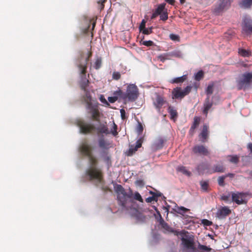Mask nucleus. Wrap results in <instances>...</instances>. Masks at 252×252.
<instances>
[{
    "label": "nucleus",
    "instance_id": "f257e3e1",
    "mask_svg": "<svg viewBox=\"0 0 252 252\" xmlns=\"http://www.w3.org/2000/svg\"><path fill=\"white\" fill-rule=\"evenodd\" d=\"M79 152L84 156L87 157L89 159L91 168L86 171V175L89 176L90 180H96L101 182L102 180L101 171L95 166L97 164V159L92 153V146L89 145L86 140L83 141L79 148Z\"/></svg>",
    "mask_w": 252,
    "mask_h": 252
},
{
    "label": "nucleus",
    "instance_id": "f03ea898",
    "mask_svg": "<svg viewBox=\"0 0 252 252\" xmlns=\"http://www.w3.org/2000/svg\"><path fill=\"white\" fill-rule=\"evenodd\" d=\"M115 190L117 193L118 204L122 206L123 209L131 210L134 204L132 198L133 194L132 190L129 189L128 192L121 185H117L115 187Z\"/></svg>",
    "mask_w": 252,
    "mask_h": 252
},
{
    "label": "nucleus",
    "instance_id": "7ed1b4c3",
    "mask_svg": "<svg viewBox=\"0 0 252 252\" xmlns=\"http://www.w3.org/2000/svg\"><path fill=\"white\" fill-rule=\"evenodd\" d=\"M238 90H245L252 83V72H245L239 76L236 81Z\"/></svg>",
    "mask_w": 252,
    "mask_h": 252
},
{
    "label": "nucleus",
    "instance_id": "20e7f679",
    "mask_svg": "<svg viewBox=\"0 0 252 252\" xmlns=\"http://www.w3.org/2000/svg\"><path fill=\"white\" fill-rule=\"evenodd\" d=\"M139 95L138 87L133 84H129L126 88V93L124 94L123 99L130 101H134Z\"/></svg>",
    "mask_w": 252,
    "mask_h": 252
},
{
    "label": "nucleus",
    "instance_id": "39448f33",
    "mask_svg": "<svg viewBox=\"0 0 252 252\" xmlns=\"http://www.w3.org/2000/svg\"><path fill=\"white\" fill-rule=\"evenodd\" d=\"M192 87L187 86L184 90L181 87H176L172 91L173 98L175 99H182L191 92Z\"/></svg>",
    "mask_w": 252,
    "mask_h": 252
},
{
    "label": "nucleus",
    "instance_id": "423d86ee",
    "mask_svg": "<svg viewBox=\"0 0 252 252\" xmlns=\"http://www.w3.org/2000/svg\"><path fill=\"white\" fill-rule=\"evenodd\" d=\"M86 108L88 110V113L91 115V119L93 121L99 122L101 113L99 110L98 103L86 107Z\"/></svg>",
    "mask_w": 252,
    "mask_h": 252
},
{
    "label": "nucleus",
    "instance_id": "0eeeda50",
    "mask_svg": "<svg viewBox=\"0 0 252 252\" xmlns=\"http://www.w3.org/2000/svg\"><path fill=\"white\" fill-rule=\"evenodd\" d=\"M207 165L204 163L200 164L198 166V170H201L202 169L205 170L207 169L206 168H204L205 166ZM225 171V168L222 164H219L215 165L212 169H207V172L209 174H212L215 172H220L223 173Z\"/></svg>",
    "mask_w": 252,
    "mask_h": 252
},
{
    "label": "nucleus",
    "instance_id": "6e6552de",
    "mask_svg": "<svg viewBox=\"0 0 252 252\" xmlns=\"http://www.w3.org/2000/svg\"><path fill=\"white\" fill-rule=\"evenodd\" d=\"M77 125L80 128V132L84 134L91 133L94 129V125L87 124L82 120L78 121Z\"/></svg>",
    "mask_w": 252,
    "mask_h": 252
},
{
    "label": "nucleus",
    "instance_id": "1a4fd4ad",
    "mask_svg": "<svg viewBox=\"0 0 252 252\" xmlns=\"http://www.w3.org/2000/svg\"><path fill=\"white\" fill-rule=\"evenodd\" d=\"M247 195V193L244 192H232V200L238 205L243 204L245 203L244 200V198Z\"/></svg>",
    "mask_w": 252,
    "mask_h": 252
},
{
    "label": "nucleus",
    "instance_id": "9d476101",
    "mask_svg": "<svg viewBox=\"0 0 252 252\" xmlns=\"http://www.w3.org/2000/svg\"><path fill=\"white\" fill-rule=\"evenodd\" d=\"M184 246L187 249H193L194 239L192 236H186V237H182L181 239Z\"/></svg>",
    "mask_w": 252,
    "mask_h": 252
},
{
    "label": "nucleus",
    "instance_id": "9b49d317",
    "mask_svg": "<svg viewBox=\"0 0 252 252\" xmlns=\"http://www.w3.org/2000/svg\"><path fill=\"white\" fill-rule=\"evenodd\" d=\"M231 212V210L228 207L226 206L222 207L216 213V217L219 219H223L230 214Z\"/></svg>",
    "mask_w": 252,
    "mask_h": 252
},
{
    "label": "nucleus",
    "instance_id": "f8f14e48",
    "mask_svg": "<svg viewBox=\"0 0 252 252\" xmlns=\"http://www.w3.org/2000/svg\"><path fill=\"white\" fill-rule=\"evenodd\" d=\"M192 151L195 154H198L203 156H208L209 154V152L207 148L202 145L194 146Z\"/></svg>",
    "mask_w": 252,
    "mask_h": 252
},
{
    "label": "nucleus",
    "instance_id": "ddd939ff",
    "mask_svg": "<svg viewBox=\"0 0 252 252\" xmlns=\"http://www.w3.org/2000/svg\"><path fill=\"white\" fill-rule=\"evenodd\" d=\"M243 30L246 33L252 32V20L246 18L244 20Z\"/></svg>",
    "mask_w": 252,
    "mask_h": 252
},
{
    "label": "nucleus",
    "instance_id": "4468645a",
    "mask_svg": "<svg viewBox=\"0 0 252 252\" xmlns=\"http://www.w3.org/2000/svg\"><path fill=\"white\" fill-rule=\"evenodd\" d=\"M89 59L90 58L87 57L84 63H81L79 62L77 63V67L78 68L80 74L85 75V74L87 73V63L89 61Z\"/></svg>",
    "mask_w": 252,
    "mask_h": 252
},
{
    "label": "nucleus",
    "instance_id": "2eb2a0df",
    "mask_svg": "<svg viewBox=\"0 0 252 252\" xmlns=\"http://www.w3.org/2000/svg\"><path fill=\"white\" fill-rule=\"evenodd\" d=\"M209 134V126L207 124H204L201 132L199 134V137L202 139V142H204L208 138Z\"/></svg>",
    "mask_w": 252,
    "mask_h": 252
},
{
    "label": "nucleus",
    "instance_id": "dca6fc26",
    "mask_svg": "<svg viewBox=\"0 0 252 252\" xmlns=\"http://www.w3.org/2000/svg\"><path fill=\"white\" fill-rule=\"evenodd\" d=\"M213 106V102L210 100V96H208L205 100V102L203 104L204 109L203 113L207 115L208 113V111Z\"/></svg>",
    "mask_w": 252,
    "mask_h": 252
},
{
    "label": "nucleus",
    "instance_id": "f3484780",
    "mask_svg": "<svg viewBox=\"0 0 252 252\" xmlns=\"http://www.w3.org/2000/svg\"><path fill=\"white\" fill-rule=\"evenodd\" d=\"M81 75V81L80 82V87L82 90L84 92L87 91V87L89 86V81L88 79L86 78V73L85 75L83 74H80Z\"/></svg>",
    "mask_w": 252,
    "mask_h": 252
},
{
    "label": "nucleus",
    "instance_id": "a211bd4d",
    "mask_svg": "<svg viewBox=\"0 0 252 252\" xmlns=\"http://www.w3.org/2000/svg\"><path fill=\"white\" fill-rule=\"evenodd\" d=\"M164 103V100L163 98L159 96L158 95L155 101L154 102V105L156 107V108L158 110H160V108L162 107Z\"/></svg>",
    "mask_w": 252,
    "mask_h": 252
},
{
    "label": "nucleus",
    "instance_id": "6ab92c4d",
    "mask_svg": "<svg viewBox=\"0 0 252 252\" xmlns=\"http://www.w3.org/2000/svg\"><path fill=\"white\" fill-rule=\"evenodd\" d=\"M97 131L102 134H105L106 135L109 134L110 133V131L108 130V128L106 125L104 124H101L97 128Z\"/></svg>",
    "mask_w": 252,
    "mask_h": 252
},
{
    "label": "nucleus",
    "instance_id": "aec40b11",
    "mask_svg": "<svg viewBox=\"0 0 252 252\" xmlns=\"http://www.w3.org/2000/svg\"><path fill=\"white\" fill-rule=\"evenodd\" d=\"M85 92L86 94L83 97V99L86 104V107H88L94 104L92 102V97L90 93L88 91H86Z\"/></svg>",
    "mask_w": 252,
    "mask_h": 252
},
{
    "label": "nucleus",
    "instance_id": "412c9836",
    "mask_svg": "<svg viewBox=\"0 0 252 252\" xmlns=\"http://www.w3.org/2000/svg\"><path fill=\"white\" fill-rule=\"evenodd\" d=\"M239 5L241 7L250 8L252 5V0H242Z\"/></svg>",
    "mask_w": 252,
    "mask_h": 252
},
{
    "label": "nucleus",
    "instance_id": "4be33fe9",
    "mask_svg": "<svg viewBox=\"0 0 252 252\" xmlns=\"http://www.w3.org/2000/svg\"><path fill=\"white\" fill-rule=\"evenodd\" d=\"M187 79V75H184L181 77L175 78L172 79L170 82L171 83H180L184 82Z\"/></svg>",
    "mask_w": 252,
    "mask_h": 252
},
{
    "label": "nucleus",
    "instance_id": "5701e85b",
    "mask_svg": "<svg viewBox=\"0 0 252 252\" xmlns=\"http://www.w3.org/2000/svg\"><path fill=\"white\" fill-rule=\"evenodd\" d=\"M168 110L170 115V119L173 120L176 119L178 116L177 111L172 106H169L168 107Z\"/></svg>",
    "mask_w": 252,
    "mask_h": 252
},
{
    "label": "nucleus",
    "instance_id": "b1692460",
    "mask_svg": "<svg viewBox=\"0 0 252 252\" xmlns=\"http://www.w3.org/2000/svg\"><path fill=\"white\" fill-rule=\"evenodd\" d=\"M230 3L228 0H222L219 4L218 9L219 10H222L228 7Z\"/></svg>",
    "mask_w": 252,
    "mask_h": 252
},
{
    "label": "nucleus",
    "instance_id": "393cba45",
    "mask_svg": "<svg viewBox=\"0 0 252 252\" xmlns=\"http://www.w3.org/2000/svg\"><path fill=\"white\" fill-rule=\"evenodd\" d=\"M177 170L179 172L182 173L183 174L186 175L188 176H190L191 175V173L189 171H188L186 167L183 166H178L177 168Z\"/></svg>",
    "mask_w": 252,
    "mask_h": 252
},
{
    "label": "nucleus",
    "instance_id": "a878e982",
    "mask_svg": "<svg viewBox=\"0 0 252 252\" xmlns=\"http://www.w3.org/2000/svg\"><path fill=\"white\" fill-rule=\"evenodd\" d=\"M175 211L177 213L182 215H184L185 213L189 211V210L183 206H178Z\"/></svg>",
    "mask_w": 252,
    "mask_h": 252
},
{
    "label": "nucleus",
    "instance_id": "bb28decb",
    "mask_svg": "<svg viewBox=\"0 0 252 252\" xmlns=\"http://www.w3.org/2000/svg\"><path fill=\"white\" fill-rule=\"evenodd\" d=\"M101 64H102L101 58V57H97V58L95 60V62L94 63V65H93L95 69L98 70L101 67Z\"/></svg>",
    "mask_w": 252,
    "mask_h": 252
},
{
    "label": "nucleus",
    "instance_id": "cd10ccee",
    "mask_svg": "<svg viewBox=\"0 0 252 252\" xmlns=\"http://www.w3.org/2000/svg\"><path fill=\"white\" fill-rule=\"evenodd\" d=\"M165 5V3H163L159 4L158 6V7L156 9L155 12L158 15L161 14L162 12L164 11Z\"/></svg>",
    "mask_w": 252,
    "mask_h": 252
},
{
    "label": "nucleus",
    "instance_id": "c85d7f7f",
    "mask_svg": "<svg viewBox=\"0 0 252 252\" xmlns=\"http://www.w3.org/2000/svg\"><path fill=\"white\" fill-rule=\"evenodd\" d=\"M238 53L240 55L243 57H247L251 55V52L244 49H239Z\"/></svg>",
    "mask_w": 252,
    "mask_h": 252
},
{
    "label": "nucleus",
    "instance_id": "c756f323",
    "mask_svg": "<svg viewBox=\"0 0 252 252\" xmlns=\"http://www.w3.org/2000/svg\"><path fill=\"white\" fill-rule=\"evenodd\" d=\"M200 122V118L199 117L195 116L193 118V122L191 125L192 129H196V127L199 126Z\"/></svg>",
    "mask_w": 252,
    "mask_h": 252
},
{
    "label": "nucleus",
    "instance_id": "7c9ffc66",
    "mask_svg": "<svg viewBox=\"0 0 252 252\" xmlns=\"http://www.w3.org/2000/svg\"><path fill=\"white\" fill-rule=\"evenodd\" d=\"M163 145V140L162 139L157 140L154 143L155 148L158 150L162 148Z\"/></svg>",
    "mask_w": 252,
    "mask_h": 252
},
{
    "label": "nucleus",
    "instance_id": "2f4dec72",
    "mask_svg": "<svg viewBox=\"0 0 252 252\" xmlns=\"http://www.w3.org/2000/svg\"><path fill=\"white\" fill-rule=\"evenodd\" d=\"M201 189L205 191L208 190L209 187V182L208 181H201L200 182Z\"/></svg>",
    "mask_w": 252,
    "mask_h": 252
},
{
    "label": "nucleus",
    "instance_id": "473e14b6",
    "mask_svg": "<svg viewBox=\"0 0 252 252\" xmlns=\"http://www.w3.org/2000/svg\"><path fill=\"white\" fill-rule=\"evenodd\" d=\"M157 58L162 63L164 62L165 60H170L167 53L158 56Z\"/></svg>",
    "mask_w": 252,
    "mask_h": 252
},
{
    "label": "nucleus",
    "instance_id": "72a5a7b5",
    "mask_svg": "<svg viewBox=\"0 0 252 252\" xmlns=\"http://www.w3.org/2000/svg\"><path fill=\"white\" fill-rule=\"evenodd\" d=\"M98 144L101 148L106 149L108 146V144L105 141L103 138H100L98 140Z\"/></svg>",
    "mask_w": 252,
    "mask_h": 252
},
{
    "label": "nucleus",
    "instance_id": "f704fd0d",
    "mask_svg": "<svg viewBox=\"0 0 252 252\" xmlns=\"http://www.w3.org/2000/svg\"><path fill=\"white\" fill-rule=\"evenodd\" d=\"M204 76V72L203 71L200 70L199 71L195 74L194 79L196 81H200L203 78Z\"/></svg>",
    "mask_w": 252,
    "mask_h": 252
},
{
    "label": "nucleus",
    "instance_id": "c9c22d12",
    "mask_svg": "<svg viewBox=\"0 0 252 252\" xmlns=\"http://www.w3.org/2000/svg\"><path fill=\"white\" fill-rule=\"evenodd\" d=\"M124 94V93L120 89H119L117 91H115L113 94V96H117V99L119 97L123 98Z\"/></svg>",
    "mask_w": 252,
    "mask_h": 252
},
{
    "label": "nucleus",
    "instance_id": "e433bc0d",
    "mask_svg": "<svg viewBox=\"0 0 252 252\" xmlns=\"http://www.w3.org/2000/svg\"><path fill=\"white\" fill-rule=\"evenodd\" d=\"M229 157H230V159H229L230 162L235 163V164H237V163H238V162L239 161V157H238L237 155H234V156H230Z\"/></svg>",
    "mask_w": 252,
    "mask_h": 252
},
{
    "label": "nucleus",
    "instance_id": "4c0bfd02",
    "mask_svg": "<svg viewBox=\"0 0 252 252\" xmlns=\"http://www.w3.org/2000/svg\"><path fill=\"white\" fill-rule=\"evenodd\" d=\"M138 150L135 146H130L127 152L128 156H131Z\"/></svg>",
    "mask_w": 252,
    "mask_h": 252
},
{
    "label": "nucleus",
    "instance_id": "58836bf2",
    "mask_svg": "<svg viewBox=\"0 0 252 252\" xmlns=\"http://www.w3.org/2000/svg\"><path fill=\"white\" fill-rule=\"evenodd\" d=\"M117 125L113 122V127L111 130L110 133H112L114 136H116L118 135V132H117Z\"/></svg>",
    "mask_w": 252,
    "mask_h": 252
},
{
    "label": "nucleus",
    "instance_id": "ea45409f",
    "mask_svg": "<svg viewBox=\"0 0 252 252\" xmlns=\"http://www.w3.org/2000/svg\"><path fill=\"white\" fill-rule=\"evenodd\" d=\"M121 75L119 72L114 71L112 74V79L115 80H118L121 78Z\"/></svg>",
    "mask_w": 252,
    "mask_h": 252
},
{
    "label": "nucleus",
    "instance_id": "a19ab883",
    "mask_svg": "<svg viewBox=\"0 0 252 252\" xmlns=\"http://www.w3.org/2000/svg\"><path fill=\"white\" fill-rule=\"evenodd\" d=\"M226 176H220L218 178V184L220 186L223 187L225 185L224 184V179H225Z\"/></svg>",
    "mask_w": 252,
    "mask_h": 252
},
{
    "label": "nucleus",
    "instance_id": "79ce46f5",
    "mask_svg": "<svg viewBox=\"0 0 252 252\" xmlns=\"http://www.w3.org/2000/svg\"><path fill=\"white\" fill-rule=\"evenodd\" d=\"M152 30H153L152 28H145L143 29H142V31H140L141 32H142V33H143L144 34L148 35V34H151L153 32Z\"/></svg>",
    "mask_w": 252,
    "mask_h": 252
},
{
    "label": "nucleus",
    "instance_id": "37998d69",
    "mask_svg": "<svg viewBox=\"0 0 252 252\" xmlns=\"http://www.w3.org/2000/svg\"><path fill=\"white\" fill-rule=\"evenodd\" d=\"M134 199L139 201V202L143 203V199H142L141 195L140 193L138 192H135L134 194Z\"/></svg>",
    "mask_w": 252,
    "mask_h": 252
},
{
    "label": "nucleus",
    "instance_id": "c03bdc74",
    "mask_svg": "<svg viewBox=\"0 0 252 252\" xmlns=\"http://www.w3.org/2000/svg\"><path fill=\"white\" fill-rule=\"evenodd\" d=\"M143 131V126L142 125V124L140 122H138V125L136 127V131L138 133V134H141Z\"/></svg>",
    "mask_w": 252,
    "mask_h": 252
},
{
    "label": "nucleus",
    "instance_id": "a18cd8bd",
    "mask_svg": "<svg viewBox=\"0 0 252 252\" xmlns=\"http://www.w3.org/2000/svg\"><path fill=\"white\" fill-rule=\"evenodd\" d=\"M140 43L148 47L151 46L154 44V42L151 40L144 41L142 40L140 41Z\"/></svg>",
    "mask_w": 252,
    "mask_h": 252
},
{
    "label": "nucleus",
    "instance_id": "49530a36",
    "mask_svg": "<svg viewBox=\"0 0 252 252\" xmlns=\"http://www.w3.org/2000/svg\"><path fill=\"white\" fill-rule=\"evenodd\" d=\"M206 93L207 95H210L213 93V85H209L207 88Z\"/></svg>",
    "mask_w": 252,
    "mask_h": 252
},
{
    "label": "nucleus",
    "instance_id": "de8ad7c7",
    "mask_svg": "<svg viewBox=\"0 0 252 252\" xmlns=\"http://www.w3.org/2000/svg\"><path fill=\"white\" fill-rule=\"evenodd\" d=\"M158 196H150L146 199V201L147 203H151L153 201H158Z\"/></svg>",
    "mask_w": 252,
    "mask_h": 252
},
{
    "label": "nucleus",
    "instance_id": "09e8293b",
    "mask_svg": "<svg viewBox=\"0 0 252 252\" xmlns=\"http://www.w3.org/2000/svg\"><path fill=\"white\" fill-rule=\"evenodd\" d=\"M159 15H160V20H161L162 21H165L166 20H167V19H168V14H167V11H164L161 14H159Z\"/></svg>",
    "mask_w": 252,
    "mask_h": 252
},
{
    "label": "nucleus",
    "instance_id": "8fccbe9b",
    "mask_svg": "<svg viewBox=\"0 0 252 252\" xmlns=\"http://www.w3.org/2000/svg\"><path fill=\"white\" fill-rule=\"evenodd\" d=\"M169 37L173 41H179L180 40V37L179 35H178L177 34H173V33L170 34L169 35Z\"/></svg>",
    "mask_w": 252,
    "mask_h": 252
},
{
    "label": "nucleus",
    "instance_id": "3c124183",
    "mask_svg": "<svg viewBox=\"0 0 252 252\" xmlns=\"http://www.w3.org/2000/svg\"><path fill=\"white\" fill-rule=\"evenodd\" d=\"M201 223L204 226H210L212 224V222L207 219H203L201 220Z\"/></svg>",
    "mask_w": 252,
    "mask_h": 252
},
{
    "label": "nucleus",
    "instance_id": "603ef678",
    "mask_svg": "<svg viewBox=\"0 0 252 252\" xmlns=\"http://www.w3.org/2000/svg\"><path fill=\"white\" fill-rule=\"evenodd\" d=\"M198 248L200 250H202V251H207V252H210L211 251L212 249L210 248H209L206 246H204V245H199L198 246Z\"/></svg>",
    "mask_w": 252,
    "mask_h": 252
},
{
    "label": "nucleus",
    "instance_id": "864d4df0",
    "mask_svg": "<svg viewBox=\"0 0 252 252\" xmlns=\"http://www.w3.org/2000/svg\"><path fill=\"white\" fill-rule=\"evenodd\" d=\"M99 100L102 103H104L107 106H110V104L107 102V101L106 100V99L105 98L104 96L103 95H101L100 96Z\"/></svg>",
    "mask_w": 252,
    "mask_h": 252
},
{
    "label": "nucleus",
    "instance_id": "5fc2aeb1",
    "mask_svg": "<svg viewBox=\"0 0 252 252\" xmlns=\"http://www.w3.org/2000/svg\"><path fill=\"white\" fill-rule=\"evenodd\" d=\"M168 53V57L169 58H170V59L171 58V57H179V53H177V52H169V53Z\"/></svg>",
    "mask_w": 252,
    "mask_h": 252
},
{
    "label": "nucleus",
    "instance_id": "6e6d98bb",
    "mask_svg": "<svg viewBox=\"0 0 252 252\" xmlns=\"http://www.w3.org/2000/svg\"><path fill=\"white\" fill-rule=\"evenodd\" d=\"M142 142L143 140L142 138H141L136 141V145L135 146V147L137 149L140 148L142 146Z\"/></svg>",
    "mask_w": 252,
    "mask_h": 252
},
{
    "label": "nucleus",
    "instance_id": "4d7b16f0",
    "mask_svg": "<svg viewBox=\"0 0 252 252\" xmlns=\"http://www.w3.org/2000/svg\"><path fill=\"white\" fill-rule=\"evenodd\" d=\"M159 223L163 227H165L167 225V223L165 222L164 220L162 218L161 215H159Z\"/></svg>",
    "mask_w": 252,
    "mask_h": 252
},
{
    "label": "nucleus",
    "instance_id": "13d9d810",
    "mask_svg": "<svg viewBox=\"0 0 252 252\" xmlns=\"http://www.w3.org/2000/svg\"><path fill=\"white\" fill-rule=\"evenodd\" d=\"M108 101H109L110 103H114V102H116L118 99H117V96H110V97H108Z\"/></svg>",
    "mask_w": 252,
    "mask_h": 252
},
{
    "label": "nucleus",
    "instance_id": "bf43d9fd",
    "mask_svg": "<svg viewBox=\"0 0 252 252\" xmlns=\"http://www.w3.org/2000/svg\"><path fill=\"white\" fill-rule=\"evenodd\" d=\"M120 113L122 119L125 120L126 119L125 110L124 109H121Z\"/></svg>",
    "mask_w": 252,
    "mask_h": 252
},
{
    "label": "nucleus",
    "instance_id": "052dcab7",
    "mask_svg": "<svg viewBox=\"0 0 252 252\" xmlns=\"http://www.w3.org/2000/svg\"><path fill=\"white\" fill-rule=\"evenodd\" d=\"M145 25H146V21L145 20H143L140 24V26H139L140 31H142V29L146 28Z\"/></svg>",
    "mask_w": 252,
    "mask_h": 252
},
{
    "label": "nucleus",
    "instance_id": "680f3d73",
    "mask_svg": "<svg viewBox=\"0 0 252 252\" xmlns=\"http://www.w3.org/2000/svg\"><path fill=\"white\" fill-rule=\"evenodd\" d=\"M149 193L150 194H152V196H161V193L160 192L157 193L152 191H150Z\"/></svg>",
    "mask_w": 252,
    "mask_h": 252
},
{
    "label": "nucleus",
    "instance_id": "e2e57ef3",
    "mask_svg": "<svg viewBox=\"0 0 252 252\" xmlns=\"http://www.w3.org/2000/svg\"><path fill=\"white\" fill-rule=\"evenodd\" d=\"M230 195H223L221 196V199L224 201H227L229 198Z\"/></svg>",
    "mask_w": 252,
    "mask_h": 252
},
{
    "label": "nucleus",
    "instance_id": "0e129e2a",
    "mask_svg": "<svg viewBox=\"0 0 252 252\" xmlns=\"http://www.w3.org/2000/svg\"><path fill=\"white\" fill-rule=\"evenodd\" d=\"M165 1L172 5L175 3V0H165Z\"/></svg>",
    "mask_w": 252,
    "mask_h": 252
},
{
    "label": "nucleus",
    "instance_id": "69168bd1",
    "mask_svg": "<svg viewBox=\"0 0 252 252\" xmlns=\"http://www.w3.org/2000/svg\"><path fill=\"white\" fill-rule=\"evenodd\" d=\"M158 15H159L158 14H157L155 11L152 14V15L151 16L152 19H155Z\"/></svg>",
    "mask_w": 252,
    "mask_h": 252
},
{
    "label": "nucleus",
    "instance_id": "338daca9",
    "mask_svg": "<svg viewBox=\"0 0 252 252\" xmlns=\"http://www.w3.org/2000/svg\"><path fill=\"white\" fill-rule=\"evenodd\" d=\"M195 129H192V127L191 126L190 128V129L189 130V134L191 135H192L194 133V131H195Z\"/></svg>",
    "mask_w": 252,
    "mask_h": 252
},
{
    "label": "nucleus",
    "instance_id": "774afa93",
    "mask_svg": "<svg viewBox=\"0 0 252 252\" xmlns=\"http://www.w3.org/2000/svg\"><path fill=\"white\" fill-rule=\"evenodd\" d=\"M136 183L137 185L139 186H143V182L142 180H138L136 181Z\"/></svg>",
    "mask_w": 252,
    "mask_h": 252
}]
</instances>
